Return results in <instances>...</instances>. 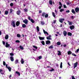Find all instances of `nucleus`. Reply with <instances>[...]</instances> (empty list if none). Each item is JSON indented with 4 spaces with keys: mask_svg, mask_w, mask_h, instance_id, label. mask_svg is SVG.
<instances>
[{
    "mask_svg": "<svg viewBox=\"0 0 79 79\" xmlns=\"http://www.w3.org/2000/svg\"><path fill=\"white\" fill-rule=\"evenodd\" d=\"M11 24L14 27H16V26H15V22L14 21H11Z\"/></svg>",
    "mask_w": 79,
    "mask_h": 79,
    "instance_id": "f257e3e1",
    "label": "nucleus"
},
{
    "mask_svg": "<svg viewBox=\"0 0 79 79\" xmlns=\"http://www.w3.org/2000/svg\"><path fill=\"white\" fill-rule=\"evenodd\" d=\"M6 68L8 69L9 70V71L10 72L11 71V68L10 67H8V64H6Z\"/></svg>",
    "mask_w": 79,
    "mask_h": 79,
    "instance_id": "f03ea898",
    "label": "nucleus"
},
{
    "mask_svg": "<svg viewBox=\"0 0 79 79\" xmlns=\"http://www.w3.org/2000/svg\"><path fill=\"white\" fill-rule=\"evenodd\" d=\"M77 64H78V63L77 62H76L75 63H74V69H75V68H76V67H77Z\"/></svg>",
    "mask_w": 79,
    "mask_h": 79,
    "instance_id": "7ed1b4c3",
    "label": "nucleus"
},
{
    "mask_svg": "<svg viewBox=\"0 0 79 79\" xmlns=\"http://www.w3.org/2000/svg\"><path fill=\"white\" fill-rule=\"evenodd\" d=\"M23 22L26 24L28 23V21L26 19L23 21Z\"/></svg>",
    "mask_w": 79,
    "mask_h": 79,
    "instance_id": "20e7f679",
    "label": "nucleus"
},
{
    "mask_svg": "<svg viewBox=\"0 0 79 79\" xmlns=\"http://www.w3.org/2000/svg\"><path fill=\"white\" fill-rule=\"evenodd\" d=\"M75 11L76 13H79V7H77L75 9Z\"/></svg>",
    "mask_w": 79,
    "mask_h": 79,
    "instance_id": "39448f33",
    "label": "nucleus"
},
{
    "mask_svg": "<svg viewBox=\"0 0 79 79\" xmlns=\"http://www.w3.org/2000/svg\"><path fill=\"white\" fill-rule=\"evenodd\" d=\"M10 46V44H8V42H6L5 46L6 47L8 48V47H9Z\"/></svg>",
    "mask_w": 79,
    "mask_h": 79,
    "instance_id": "423d86ee",
    "label": "nucleus"
},
{
    "mask_svg": "<svg viewBox=\"0 0 79 79\" xmlns=\"http://www.w3.org/2000/svg\"><path fill=\"white\" fill-rule=\"evenodd\" d=\"M64 20V19H59V22L60 23H63V21Z\"/></svg>",
    "mask_w": 79,
    "mask_h": 79,
    "instance_id": "0eeeda50",
    "label": "nucleus"
},
{
    "mask_svg": "<svg viewBox=\"0 0 79 79\" xmlns=\"http://www.w3.org/2000/svg\"><path fill=\"white\" fill-rule=\"evenodd\" d=\"M39 37L40 40H44V39H45V38L44 37H41L40 36H39Z\"/></svg>",
    "mask_w": 79,
    "mask_h": 79,
    "instance_id": "6e6552de",
    "label": "nucleus"
},
{
    "mask_svg": "<svg viewBox=\"0 0 79 79\" xmlns=\"http://www.w3.org/2000/svg\"><path fill=\"white\" fill-rule=\"evenodd\" d=\"M57 53H58V55H59V56L61 55V51H57Z\"/></svg>",
    "mask_w": 79,
    "mask_h": 79,
    "instance_id": "1a4fd4ad",
    "label": "nucleus"
},
{
    "mask_svg": "<svg viewBox=\"0 0 79 79\" xmlns=\"http://www.w3.org/2000/svg\"><path fill=\"white\" fill-rule=\"evenodd\" d=\"M20 24V23L19 21H17L16 23V25L17 26H19V25Z\"/></svg>",
    "mask_w": 79,
    "mask_h": 79,
    "instance_id": "9d476101",
    "label": "nucleus"
},
{
    "mask_svg": "<svg viewBox=\"0 0 79 79\" xmlns=\"http://www.w3.org/2000/svg\"><path fill=\"white\" fill-rule=\"evenodd\" d=\"M63 34L64 36H66V35H67V32L66 31H63Z\"/></svg>",
    "mask_w": 79,
    "mask_h": 79,
    "instance_id": "9b49d317",
    "label": "nucleus"
},
{
    "mask_svg": "<svg viewBox=\"0 0 79 79\" xmlns=\"http://www.w3.org/2000/svg\"><path fill=\"white\" fill-rule=\"evenodd\" d=\"M10 59L11 61H14V57H13V56H10Z\"/></svg>",
    "mask_w": 79,
    "mask_h": 79,
    "instance_id": "f8f14e48",
    "label": "nucleus"
},
{
    "mask_svg": "<svg viewBox=\"0 0 79 79\" xmlns=\"http://www.w3.org/2000/svg\"><path fill=\"white\" fill-rule=\"evenodd\" d=\"M51 36L50 35H49L48 36L46 37L47 39V40H51Z\"/></svg>",
    "mask_w": 79,
    "mask_h": 79,
    "instance_id": "ddd939ff",
    "label": "nucleus"
},
{
    "mask_svg": "<svg viewBox=\"0 0 79 79\" xmlns=\"http://www.w3.org/2000/svg\"><path fill=\"white\" fill-rule=\"evenodd\" d=\"M69 28L71 30H73V29H74V26L72 25Z\"/></svg>",
    "mask_w": 79,
    "mask_h": 79,
    "instance_id": "4468645a",
    "label": "nucleus"
},
{
    "mask_svg": "<svg viewBox=\"0 0 79 79\" xmlns=\"http://www.w3.org/2000/svg\"><path fill=\"white\" fill-rule=\"evenodd\" d=\"M43 32H44V34H47V35H48V32H47V31H45V30H43Z\"/></svg>",
    "mask_w": 79,
    "mask_h": 79,
    "instance_id": "2eb2a0df",
    "label": "nucleus"
},
{
    "mask_svg": "<svg viewBox=\"0 0 79 79\" xmlns=\"http://www.w3.org/2000/svg\"><path fill=\"white\" fill-rule=\"evenodd\" d=\"M46 44H47V45H48V44H49L50 43V41L49 40H47L46 42Z\"/></svg>",
    "mask_w": 79,
    "mask_h": 79,
    "instance_id": "dca6fc26",
    "label": "nucleus"
},
{
    "mask_svg": "<svg viewBox=\"0 0 79 79\" xmlns=\"http://www.w3.org/2000/svg\"><path fill=\"white\" fill-rule=\"evenodd\" d=\"M15 73L17 74H18L19 76H20V73L19 72L16 71Z\"/></svg>",
    "mask_w": 79,
    "mask_h": 79,
    "instance_id": "f3484780",
    "label": "nucleus"
},
{
    "mask_svg": "<svg viewBox=\"0 0 79 79\" xmlns=\"http://www.w3.org/2000/svg\"><path fill=\"white\" fill-rule=\"evenodd\" d=\"M20 13H21L20 10L18 11L17 12V14L18 15H20Z\"/></svg>",
    "mask_w": 79,
    "mask_h": 79,
    "instance_id": "a211bd4d",
    "label": "nucleus"
},
{
    "mask_svg": "<svg viewBox=\"0 0 79 79\" xmlns=\"http://www.w3.org/2000/svg\"><path fill=\"white\" fill-rule=\"evenodd\" d=\"M21 62L22 63V64H23L24 63V60H23V59H21Z\"/></svg>",
    "mask_w": 79,
    "mask_h": 79,
    "instance_id": "6ab92c4d",
    "label": "nucleus"
},
{
    "mask_svg": "<svg viewBox=\"0 0 79 79\" xmlns=\"http://www.w3.org/2000/svg\"><path fill=\"white\" fill-rule=\"evenodd\" d=\"M49 3L50 5H52L53 4V2H52V0H50L49 2Z\"/></svg>",
    "mask_w": 79,
    "mask_h": 79,
    "instance_id": "aec40b11",
    "label": "nucleus"
},
{
    "mask_svg": "<svg viewBox=\"0 0 79 79\" xmlns=\"http://www.w3.org/2000/svg\"><path fill=\"white\" fill-rule=\"evenodd\" d=\"M68 35L69 36H71L72 35V33L71 32H69L68 33Z\"/></svg>",
    "mask_w": 79,
    "mask_h": 79,
    "instance_id": "412c9836",
    "label": "nucleus"
},
{
    "mask_svg": "<svg viewBox=\"0 0 79 79\" xmlns=\"http://www.w3.org/2000/svg\"><path fill=\"white\" fill-rule=\"evenodd\" d=\"M67 53L68 55H71L72 54V52H71V51H68Z\"/></svg>",
    "mask_w": 79,
    "mask_h": 79,
    "instance_id": "4be33fe9",
    "label": "nucleus"
},
{
    "mask_svg": "<svg viewBox=\"0 0 79 79\" xmlns=\"http://www.w3.org/2000/svg\"><path fill=\"white\" fill-rule=\"evenodd\" d=\"M5 39L7 40L8 39V35H6L5 36Z\"/></svg>",
    "mask_w": 79,
    "mask_h": 79,
    "instance_id": "5701e85b",
    "label": "nucleus"
},
{
    "mask_svg": "<svg viewBox=\"0 0 79 79\" xmlns=\"http://www.w3.org/2000/svg\"><path fill=\"white\" fill-rule=\"evenodd\" d=\"M36 29L37 30V32H39V27L38 26L37 27Z\"/></svg>",
    "mask_w": 79,
    "mask_h": 79,
    "instance_id": "b1692460",
    "label": "nucleus"
},
{
    "mask_svg": "<svg viewBox=\"0 0 79 79\" xmlns=\"http://www.w3.org/2000/svg\"><path fill=\"white\" fill-rule=\"evenodd\" d=\"M68 22L69 23V25H72V24H73L72 22H69V21H68Z\"/></svg>",
    "mask_w": 79,
    "mask_h": 79,
    "instance_id": "393cba45",
    "label": "nucleus"
},
{
    "mask_svg": "<svg viewBox=\"0 0 79 79\" xmlns=\"http://www.w3.org/2000/svg\"><path fill=\"white\" fill-rule=\"evenodd\" d=\"M19 48L21 49V50H24V48L22 46H20Z\"/></svg>",
    "mask_w": 79,
    "mask_h": 79,
    "instance_id": "a878e982",
    "label": "nucleus"
},
{
    "mask_svg": "<svg viewBox=\"0 0 79 79\" xmlns=\"http://www.w3.org/2000/svg\"><path fill=\"white\" fill-rule=\"evenodd\" d=\"M33 48H35V49L36 50H37V46H35L33 45Z\"/></svg>",
    "mask_w": 79,
    "mask_h": 79,
    "instance_id": "bb28decb",
    "label": "nucleus"
},
{
    "mask_svg": "<svg viewBox=\"0 0 79 79\" xmlns=\"http://www.w3.org/2000/svg\"><path fill=\"white\" fill-rule=\"evenodd\" d=\"M26 27V25L25 24H23L22 25V27H23V28H25Z\"/></svg>",
    "mask_w": 79,
    "mask_h": 79,
    "instance_id": "cd10ccee",
    "label": "nucleus"
},
{
    "mask_svg": "<svg viewBox=\"0 0 79 79\" xmlns=\"http://www.w3.org/2000/svg\"><path fill=\"white\" fill-rule=\"evenodd\" d=\"M64 11V10L63 9H61L60 10V12H63V11Z\"/></svg>",
    "mask_w": 79,
    "mask_h": 79,
    "instance_id": "c85d7f7f",
    "label": "nucleus"
},
{
    "mask_svg": "<svg viewBox=\"0 0 79 79\" xmlns=\"http://www.w3.org/2000/svg\"><path fill=\"white\" fill-rule=\"evenodd\" d=\"M72 13H73V14H75V11H74V9H72Z\"/></svg>",
    "mask_w": 79,
    "mask_h": 79,
    "instance_id": "c756f323",
    "label": "nucleus"
},
{
    "mask_svg": "<svg viewBox=\"0 0 79 79\" xmlns=\"http://www.w3.org/2000/svg\"><path fill=\"white\" fill-rule=\"evenodd\" d=\"M8 14V11L6 10L5 11V15H7Z\"/></svg>",
    "mask_w": 79,
    "mask_h": 79,
    "instance_id": "7c9ffc66",
    "label": "nucleus"
},
{
    "mask_svg": "<svg viewBox=\"0 0 79 79\" xmlns=\"http://www.w3.org/2000/svg\"><path fill=\"white\" fill-rule=\"evenodd\" d=\"M57 45H61V42H58L57 43Z\"/></svg>",
    "mask_w": 79,
    "mask_h": 79,
    "instance_id": "2f4dec72",
    "label": "nucleus"
},
{
    "mask_svg": "<svg viewBox=\"0 0 79 79\" xmlns=\"http://www.w3.org/2000/svg\"><path fill=\"white\" fill-rule=\"evenodd\" d=\"M41 43L42 44V45H45V42H44V41H41Z\"/></svg>",
    "mask_w": 79,
    "mask_h": 79,
    "instance_id": "473e14b6",
    "label": "nucleus"
},
{
    "mask_svg": "<svg viewBox=\"0 0 79 79\" xmlns=\"http://www.w3.org/2000/svg\"><path fill=\"white\" fill-rule=\"evenodd\" d=\"M41 58H42V56H39L38 57V58H37V60H39H39H40V59H41Z\"/></svg>",
    "mask_w": 79,
    "mask_h": 79,
    "instance_id": "72a5a7b5",
    "label": "nucleus"
},
{
    "mask_svg": "<svg viewBox=\"0 0 79 79\" xmlns=\"http://www.w3.org/2000/svg\"><path fill=\"white\" fill-rule=\"evenodd\" d=\"M45 13L44 12L42 14V16H43V17H44V16H45Z\"/></svg>",
    "mask_w": 79,
    "mask_h": 79,
    "instance_id": "f704fd0d",
    "label": "nucleus"
},
{
    "mask_svg": "<svg viewBox=\"0 0 79 79\" xmlns=\"http://www.w3.org/2000/svg\"><path fill=\"white\" fill-rule=\"evenodd\" d=\"M18 63V59H17L15 60V64H17Z\"/></svg>",
    "mask_w": 79,
    "mask_h": 79,
    "instance_id": "c9c22d12",
    "label": "nucleus"
},
{
    "mask_svg": "<svg viewBox=\"0 0 79 79\" xmlns=\"http://www.w3.org/2000/svg\"><path fill=\"white\" fill-rule=\"evenodd\" d=\"M17 37L19 38L20 37H21V35L19 34H17Z\"/></svg>",
    "mask_w": 79,
    "mask_h": 79,
    "instance_id": "e433bc0d",
    "label": "nucleus"
},
{
    "mask_svg": "<svg viewBox=\"0 0 79 79\" xmlns=\"http://www.w3.org/2000/svg\"><path fill=\"white\" fill-rule=\"evenodd\" d=\"M62 64L63 63L62 62H61L60 67L61 69H62V67H63V66L62 65Z\"/></svg>",
    "mask_w": 79,
    "mask_h": 79,
    "instance_id": "4c0bfd02",
    "label": "nucleus"
},
{
    "mask_svg": "<svg viewBox=\"0 0 79 79\" xmlns=\"http://www.w3.org/2000/svg\"><path fill=\"white\" fill-rule=\"evenodd\" d=\"M41 23L42 25H44V24H45V23H44V22L42 21H41Z\"/></svg>",
    "mask_w": 79,
    "mask_h": 79,
    "instance_id": "58836bf2",
    "label": "nucleus"
},
{
    "mask_svg": "<svg viewBox=\"0 0 79 79\" xmlns=\"http://www.w3.org/2000/svg\"><path fill=\"white\" fill-rule=\"evenodd\" d=\"M30 21L32 23H34V20H33V19H31Z\"/></svg>",
    "mask_w": 79,
    "mask_h": 79,
    "instance_id": "ea45409f",
    "label": "nucleus"
},
{
    "mask_svg": "<svg viewBox=\"0 0 79 79\" xmlns=\"http://www.w3.org/2000/svg\"><path fill=\"white\" fill-rule=\"evenodd\" d=\"M52 15L55 18V13H54V12H52Z\"/></svg>",
    "mask_w": 79,
    "mask_h": 79,
    "instance_id": "a19ab883",
    "label": "nucleus"
},
{
    "mask_svg": "<svg viewBox=\"0 0 79 79\" xmlns=\"http://www.w3.org/2000/svg\"><path fill=\"white\" fill-rule=\"evenodd\" d=\"M2 71H3V70L2 69H0V73H1V74H3V73H2Z\"/></svg>",
    "mask_w": 79,
    "mask_h": 79,
    "instance_id": "79ce46f5",
    "label": "nucleus"
},
{
    "mask_svg": "<svg viewBox=\"0 0 79 79\" xmlns=\"http://www.w3.org/2000/svg\"><path fill=\"white\" fill-rule=\"evenodd\" d=\"M48 14H46L45 15V18H48Z\"/></svg>",
    "mask_w": 79,
    "mask_h": 79,
    "instance_id": "37998d69",
    "label": "nucleus"
},
{
    "mask_svg": "<svg viewBox=\"0 0 79 79\" xmlns=\"http://www.w3.org/2000/svg\"><path fill=\"white\" fill-rule=\"evenodd\" d=\"M49 48H53V46L51 45L48 47Z\"/></svg>",
    "mask_w": 79,
    "mask_h": 79,
    "instance_id": "c03bdc74",
    "label": "nucleus"
},
{
    "mask_svg": "<svg viewBox=\"0 0 79 79\" xmlns=\"http://www.w3.org/2000/svg\"><path fill=\"white\" fill-rule=\"evenodd\" d=\"M10 56H13L14 55V54H13V53H10Z\"/></svg>",
    "mask_w": 79,
    "mask_h": 79,
    "instance_id": "a18cd8bd",
    "label": "nucleus"
},
{
    "mask_svg": "<svg viewBox=\"0 0 79 79\" xmlns=\"http://www.w3.org/2000/svg\"><path fill=\"white\" fill-rule=\"evenodd\" d=\"M15 42H16V43H19V42H20V41H19V40H17L15 41Z\"/></svg>",
    "mask_w": 79,
    "mask_h": 79,
    "instance_id": "49530a36",
    "label": "nucleus"
},
{
    "mask_svg": "<svg viewBox=\"0 0 79 79\" xmlns=\"http://www.w3.org/2000/svg\"><path fill=\"white\" fill-rule=\"evenodd\" d=\"M13 10H12V9H10V13H12V12H13Z\"/></svg>",
    "mask_w": 79,
    "mask_h": 79,
    "instance_id": "de8ad7c7",
    "label": "nucleus"
},
{
    "mask_svg": "<svg viewBox=\"0 0 79 79\" xmlns=\"http://www.w3.org/2000/svg\"><path fill=\"white\" fill-rule=\"evenodd\" d=\"M10 6H13V3H11L10 4Z\"/></svg>",
    "mask_w": 79,
    "mask_h": 79,
    "instance_id": "09e8293b",
    "label": "nucleus"
},
{
    "mask_svg": "<svg viewBox=\"0 0 79 79\" xmlns=\"http://www.w3.org/2000/svg\"><path fill=\"white\" fill-rule=\"evenodd\" d=\"M24 11L25 12H27V9L26 8H25L24 9Z\"/></svg>",
    "mask_w": 79,
    "mask_h": 79,
    "instance_id": "8fccbe9b",
    "label": "nucleus"
},
{
    "mask_svg": "<svg viewBox=\"0 0 79 79\" xmlns=\"http://www.w3.org/2000/svg\"><path fill=\"white\" fill-rule=\"evenodd\" d=\"M3 65L4 66H5V65H6V63H5V61H3Z\"/></svg>",
    "mask_w": 79,
    "mask_h": 79,
    "instance_id": "3c124183",
    "label": "nucleus"
},
{
    "mask_svg": "<svg viewBox=\"0 0 79 79\" xmlns=\"http://www.w3.org/2000/svg\"><path fill=\"white\" fill-rule=\"evenodd\" d=\"M72 55H73V56H76V55L75 54L73 53L72 54Z\"/></svg>",
    "mask_w": 79,
    "mask_h": 79,
    "instance_id": "603ef678",
    "label": "nucleus"
},
{
    "mask_svg": "<svg viewBox=\"0 0 79 79\" xmlns=\"http://www.w3.org/2000/svg\"><path fill=\"white\" fill-rule=\"evenodd\" d=\"M74 18H75V17H74V16H71V18H72V19H74Z\"/></svg>",
    "mask_w": 79,
    "mask_h": 79,
    "instance_id": "864d4df0",
    "label": "nucleus"
},
{
    "mask_svg": "<svg viewBox=\"0 0 79 79\" xmlns=\"http://www.w3.org/2000/svg\"><path fill=\"white\" fill-rule=\"evenodd\" d=\"M63 6H64V8H66V5H63Z\"/></svg>",
    "mask_w": 79,
    "mask_h": 79,
    "instance_id": "5fc2aeb1",
    "label": "nucleus"
},
{
    "mask_svg": "<svg viewBox=\"0 0 79 79\" xmlns=\"http://www.w3.org/2000/svg\"><path fill=\"white\" fill-rule=\"evenodd\" d=\"M55 70L53 69H52L51 70H50V71H53Z\"/></svg>",
    "mask_w": 79,
    "mask_h": 79,
    "instance_id": "6e6d98bb",
    "label": "nucleus"
},
{
    "mask_svg": "<svg viewBox=\"0 0 79 79\" xmlns=\"http://www.w3.org/2000/svg\"><path fill=\"white\" fill-rule=\"evenodd\" d=\"M2 44L4 45H5V42H4L3 41H2Z\"/></svg>",
    "mask_w": 79,
    "mask_h": 79,
    "instance_id": "4d7b16f0",
    "label": "nucleus"
},
{
    "mask_svg": "<svg viewBox=\"0 0 79 79\" xmlns=\"http://www.w3.org/2000/svg\"><path fill=\"white\" fill-rule=\"evenodd\" d=\"M28 19H29V20H30V21L31 19V17H28Z\"/></svg>",
    "mask_w": 79,
    "mask_h": 79,
    "instance_id": "13d9d810",
    "label": "nucleus"
},
{
    "mask_svg": "<svg viewBox=\"0 0 79 79\" xmlns=\"http://www.w3.org/2000/svg\"><path fill=\"white\" fill-rule=\"evenodd\" d=\"M70 3H71V2H67V5H69V4H70Z\"/></svg>",
    "mask_w": 79,
    "mask_h": 79,
    "instance_id": "bf43d9fd",
    "label": "nucleus"
},
{
    "mask_svg": "<svg viewBox=\"0 0 79 79\" xmlns=\"http://www.w3.org/2000/svg\"><path fill=\"white\" fill-rule=\"evenodd\" d=\"M69 12H70V11H69V10H66V13H69Z\"/></svg>",
    "mask_w": 79,
    "mask_h": 79,
    "instance_id": "052dcab7",
    "label": "nucleus"
},
{
    "mask_svg": "<svg viewBox=\"0 0 79 79\" xmlns=\"http://www.w3.org/2000/svg\"><path fill=\"white\" fill-rule=\"evenodd\" d=\"M59 5H60V6H63V5H62V4H61V2H59Z\"/></svg>",
    "mask_w": 79,
    "mask_h": 79,
    "instance_id": "680f3d73",
    "label": "nucleus"
},
{
    "mask_svg": "<svg viewBox=\"0 0 79 79\" xmlns=\"http://www.w3.org/2000/svg\"><path fill=\"white\" fill-rule=\"evenodd\" d=\"M72 79H75V78H74V76H72Z\"/></svg>",
    "mask_w": 79,
    "mask_h": 79,
    "instance_id": "e2e57ef3",
    "label": "nucleus"
},
{
    "mask_svg": "<svg viewBox=\"0 0 79 79\" xmlns=\"http://www.w3.org/2000/svg\"><path fill=\"white\" fill-rule=\"evenodd\" d=\"M56 22V20H55L53 21V23L54 24H55V23Z\"/></svg>",
    "mask_w": 79,
    "mask_h": 79,
    "instance_id": "0e129e2a",
    "label": "nucleus"
},
{
    "mask_svg": "<svg viewBox=\"0 0 79 79\" xmlns=\"http://www.w3.org/2000/svg\"><path fill=\"white\" fill-rule=\"evenodd\" d=\"M61 7H62V6H59V9H61Z\"/></svg>",
    "mask_w": 79,
    "mask_h": 79,
    "instance_id": "69168bd1",
    "label": "nucleus"
},
{
    "mask_svg": "<svg viewBox=\"0 0 79 79\" xmlns=\"http://www.w3.org/2000/svg\"><path fill=\"white\" fill-rule=\"evenodd\" d=\"M67 46V45H66V44H64L63 45L64 47H66Z\"/></svg>",
    "mask_w": 79,
    "mask_h": 79,
    "instance_id": "338daca9",
    "label": "nucleus"
},
{
    "mask_svg": "<svg viewBox=\"0 0 79 79\" xmlns=\"http://www.w3.org/2000/svg\"><path fill=\"white\" fill-rule=\"evenodd\" d=\"M79 51V49H77L76 51L77 53Z\"/></svg>",
    "mask_w": 79,
    "mask_h": 79,
    "instance_id": "774afa93",
    "label": "nucleus"
}]
</instances>
